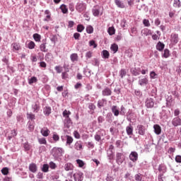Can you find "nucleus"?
I'll return each instance as SVG.
<instances>
[{"mask_svg":"<svg viewBox=\"0 0 181 181\" xmlns=\"http://www.w3.org/2000/svg\"><path fill=\"white\" fill-rule=\"evenodd\" d=\"M26 115L28 119L35 122V119H36V115H35L33 112H27Z\"/></svg>","mask_w":181,"mask_h":181,"instance_id":"obj_29","label":"nucleus"},{"mask_svg":"<svg viewBox=\"0 0 181 181\" xmlns=\"http://www.w3.org/2000/svg\"><path fill=\"white\" fill-rule=\"evenodd\" d=\"M155 104L156 101L154 98H152L151 97H148L147 98H146L145 106L147 108H153Z\"/></svg>","mask_w":181,"mask_h":181,"instance_id":"obj_7","label":"nucleus"},{"mask_svg":"<svg viewBox=\"0 0 181 181\" xmlns=\"http://www.w3.org/2000/svg\"><path fill=\"white\" fill-rule=\"evenodd\" d=\"M150 95H151V97H154V98H157V88L156 87H153V88H151Z\"/></svg>","mask_w":181,"mask_h":181,"instance_id":"obj_41","label":"nucleus"},{"mask_svg":"<svg viewBox=\"0 0 181 181\" xmlns=\"http://www.w3.org/2000/svg\"><path fill=\"white\" fill-rule=\"evenodd\" d=\"M102 57H103V59H109L110 52H108V50H103Z\"/></svg>","mask_w":181,"mask_h":181,"instance_id":"obj_44","label":"nucleus"},{"mask_svg":"<svg viewBox=\"0 0 181 181\" xmlns=\"http://www.w3.org/2000/svg\"><path fill=\"white\" fill-rule=\"evenodd\" d=\"M112 90L109 87H105L102 91V95L104 96L112 95Z\"/></svg>","mask_w":181,"mask_h":181,"instance_id":"obj_18","label":"nucleus"},{"mask_svg":"<svg viewBox=\"0 0 181 181\" xmlns=\"http://www.w3.org/2000/svg\"><path fill=\"white\" fill-rule=\"evenodd\" d=\"M148 77H144L143 78H140L139 80V84L141 86H147V84H148Z\"/></svg>","mask_w":181,"mask_h":181,"instance_id":"obj_19","label":"nucleus"},{"mask_svg":"<svg viewBox=\"0 0 181 181\" xmlns=\"http://www.w3.org/2000/svg\"><path fill=\"white\" fill-rule=\"evenodd\" d=\"M73 124L71 118H70V115H68L66 119H64V125L66 128H70Z\"/></svg>","mask_w":181,"mask_h":181,"instance_id":"obj_14","label":"nucleus"},{"mask_svg":"<svg viewBox=\"0 0 181 181\" xmlns=\"http://www.w3.org/2000/svg\"><path fill=\"white\" fill-rule=\"evenodd\" d=\"M43 113L45 114V115H46V117H49V115L52 114V107H49V105H46L45 107H44Z\"/></svg>","mask_w":181,"mask_h":181,"instance_id":"obj_17","label":"nucleus"},{"mask_svg":"<svg viewBox=\"0 0 181 181\" xmlns=\"http://www.w3.org/2000/svg\"><path fill=\"white\" fill-rule=\"evenodd\" d=\"M172 125L173 127H180L181 125V118L180 117H174L171 121Z\"/></svg>","mask_w":181,"mask_h":181,"instance_id":"obj_12","label":"nucleus"},{"mask_svg":"<svg viewBox=\"0 0 181 181\" xmlns=\"http://www.w3.org/2000/svg\"><path fill=\"white\" fill-rule=\"evenodd\" d=\"M108 33L110 36H112V35H115V28H108Z\"/></svg>","mask_w":181,"mask_h":181,"instance_id":"obj_64","label":"nucleus"},{"mask_svg":"<svg viewBox=\"0 0 181 181\" xmlns=\"http://www.w3.org/2000/svg\"><path fill=\"white\" fill-rule=\"evenodd\" d=\"M22 145L25 151H30L32 148V145H30L27 139H25V141L24 139H22Z\"/></svg>","mask_w":181,"mask_h":181,"instance_id":"obj_13","label":"nucleus"},{"mask_svg":"<svg viewBox=\"0 0 181 181\" xmlns=\"http://www.w3.org/2000/svg\"><path fill=\"white\" fill-rule=\"evenodd\" d=\"M132 74H133V76H139L140 74V71L138 70V69H136V67L132 68L130 70Z\"/></svg>","mask_w":181,"mask_h":181,"instance_id":"obj_42","label":"nucleus"},{"mask_svg":"<svg viewBox=\"0 0 181 181\" xmlns=\"http://www.w3.org/2000/svg\"><path fill=\"white\" fill-rule=\"evenodd\" d=\"M40 49L41 52H48V49H46V42L42 41V43L40 45Z\"/></svg>","mask_w":181,"mask_h":181,"instance_id":"obj_39","label":"nucleus"},{"mask_svg":"<svg viewBox=\"0 0 181 181\" xmlns=\"http://www.w3.org/2000/svg\"><path fill=\"white\" fill-rule=\"evenodd\" d=\"M35 45H35V42L30 41V42H29V43L28 44V49H35Z\"/></svg>","mask_w":181,"mask_h":181,"instance_id":"obj_60","label":"nucleus"},{"mask_svg":"<svg viewBox=\"0 0 181 181\" xmlns=\"http://www.w3.org/2000/svg\"><path fill=\"white\" fill-rule=\"evenodd\" d=\"M70 59L71 60L72 63H75L76 62H78V56L77 53H72L70 56Z\"/></svg>","mask_w":181,"mask_h":181,"instance_id":"obj_31","label":"nucleus"},{"mask_svg":"<svg viewBox=\"0 0 181 181\" xmlns=\"http://www.w3.org/2000/svg\"><path fill=\"white\" fill-rule=\"evenodd\" d=\"M1 173L3 175H8V173H9V168H7V167L2 168Z\"/></svg>","mask_w":181,"mask_h":181,"instance_id":"obj_59","label":"nucleus"},{"mask_svg":"<svg viewBox=\"0 0 181 181\" xmlns=\"http://www.w3.org/2000/svg\"><path fill=\"white\" fill-rule=\"evenodd\" d=\"M29 170H30V172H33V173L37 172V165H36V163H30Z\"/></svg>","mask_w":181,"mask_h":181,"instance_id":"obj_28","label":"nucleus"},{"mask_svg":"<svg viewBox=\"0 0 181 181\" xmlns=\"http://www.w3.org/2000/svg\"><path fill=\"white\" fill-rule=\"evenodd\" d=\"M60 9H61L62 13H68V8L66 5H64V4L61 5Z\"/></svg>","mask_w":181,"mask_h":181,"instance_id":"obj_48","label":"nucleus"},{"mask_svg":"<svg viewBox=\"0 0 181 181\" xmlns=\"http://www.w3.org/2000/svg\"><path fill=\"white\" fill-rule=\"evenodd\" d=\"M50 131L49 129H41V134L42 135H43V136H48L49 134Z\"/></svg>","mask_w":181,"mask_h":181,"instance_id":"obj_53","label":"nucleus"},{"mask_svg":"<svg viewBox=\"0 0 181 181\" xmlns=\"http://www.w3.org/2000/svg\"><path fill=\"white\" fill-rule=\"evenodd\" d=\"M66 145H71L72 142L74 141L73 136H71V135H66Z\"/></svg>","mask_w":181,"mask_h":181,"instance_id":"obj_38","label":"nucleus"},{"mask_svg":"<svg viewBox=\"0 0 181 181\" xmlns=\"http://www.w3.org/2000/svg\"><path fill=\"white\" fill-rule=\"evenodd\" d=\"M88 108H89V110H90V114H94V111L96 108V105H95V104H93V103H89Z\"/></svg>","mask_w":181,"mask_h":181,"instance_id":"obj_40","label":"nucleus"},{"mask_svg":"<svg viewBox=\"0 0 181 181\" xmlns=\"http://www.w3.org/2000/svg\"><path fill=\"white\" fill-rule=\"evenodd\" d=\"M134 179H135L136 181H141V180H142V175H141V173H136V174L134 175Z\"/></svg>","mask_w":181,"mask_h":181,"instance_id":"obj_57","label":"nucleus"},{"mask_svg":"<svg viewBox=\"0 0 181 181\" xmlns=\"http://www.w3.org/2000/svg\"><path fill=\"white\" fill-rule=\"evenodd\" d=\"M74 166L73 163H71V162H67L66 163H65L64 165L65 170H74Z\"/></svg>","mask_w":181,"mask_h":181,"instance_id":"obj_24","label":"nucleus"},{"mask_svg":"<svg viewBox=\"0 0 181 181\" xmlns=\"http://www.w3.org/2000/svg\"><path fill=\"white\" fill-rule=\"evenodd\" d=\"M170 52L169 49H165L162 57H165V59H168V57H170Z\"/></svg>","mask_w":181,"mask_h":181,"instance_id":"obj_43","label":"nucleus"},{"mask_svg":"<svg viewBox=\"0 0 181 181\" xmlns=\"http://www.w3.org/2000/svg\"><path fill=\"white\" fill-rule=\"evenodd\" d=\"M11 46L13 47V52L20 50L21 49L20 43L14 42V43H12Z\"/></svg>","mask_w":181,"mask_h":181,"instance_id":"obj_34","label":"nucleus"},{"mask_svg":"<svg viewBox=\"0 0 181 181\" xmlns=\"http://www.w3.org/2000/svg\"><path fill=\"white\" fill-rule=\"evenodd\" d=\"M156 48L158 52H163L165 49V44L163 42H158Z\"/></svg>","mask_w":181,"mask_h":181,"instance_id":"obj_21","label":"nucleus"},{"mask_svg":"<svg viewBox=\"0 0 181 181\" xmlns=\"http://www.w3.org/2000/svg\"><path fill=\"white\" fill-rule=\"evenodd\" d=\"M49 165L51 169H56V168H57V165H56V163L53 162V160H51L49 162Z\"/></svg>","mask_w":181,"mask_h":181,"instance_id":"obj_62","label":"nucleus"},{"mask_svg":"<svg viewBox=\"0 0 181 181\" xmlns=\"http://www.w3.org/2000/svg\"><path fill=\"white\" fill-rule=\"evenodd\" d=\"M115 4L118 8H125V5L122 1L120 0H115Z\"/></svg>","mask_w":181,"mask_h":181,"instance_id":"obj_36","label":"nucleus"},{"mask_svg":"<svg viewBox=\"0 0 181 181\" xmlns=\"http://www.w3.org/2000/svg\"><path fill=\"white\" fill-rule=\"evenodd\" d=\"M153 129H154V132H155V134H156V135H160L162 132V128H161L160 125H159L158 124H154Z\"/></svg>","mask_w":181,"mask_h":181,"instance_id":"obj_16","label":"nucleus"},{"mask_svg":"<svg viewBox=\"0 0 181 181\" xmlns=\"http://www.w3.org/2000/svg\"><path fill=\"white\" fill-rule=\"evenodd\" d=\"M74 149L76 151H81L83 149V144L81 141H76L74 146Z\"/></svg>","mask_w":181,"mask_h":181,"instance_id":"obj_20","label":"nucleus"},{"mask_svg":"<svg viewBox=\"0 0 181 181\" xmlns=\"http://www.w3.org/2000/svg\"><path fill=\"white\" fill-rule=\"evenodd\" d=\"M38 142L40 144H47V141H46V138H38Z\"/></svg>","mask_w":181,"mask_h":181,"instance_id":"obj_61","label":"nucleus"},{"mask_svg":"<svg viewBox=\"0 0 181 181\" xmlns=\"http://www.w3.org/2000/svg\"><path fill=\"white\" fill-rule=\"evenodd\" d=\"M37 78L35 76H33L30 78H28V83L29 84H33V83H37Z\"/></svg>","mask_w":181,"mask_h":181,"instance_id":"obj_52","label":"nucleus"},{"mask_svg":"<svg viewBox=\"0 0 181 181\" xmlns=\"http://www.w3.org/2000/svg\"><path fill=\"white\" fill-rule=\"evenodd\" d=\"M42 170V172H49V165L47 163H44Z\"/></svg>","mask_w":181,"mask_h":181,"instance_id":"obj_58","label":"nucleus"},{"mask_svg":"<svg viewBox=\"0 0 181 181\" xmlns=\"http://www.w3.org/2000/svg\"><path fill=\"white\" fill-rule=\"evenodd\" d=\"M115 146L114 145L111 144L108 147V149L107 151V159L109 160L110 162H112V160L115 158V152H114Z\"/></svg>","mask_w":181,"mask_h":181,"instance_id":"obj_3","label":"nucleus"},{"mask_svg":"<svg viewBox=\"0 0 181 181\" xmlns=\"http://www.w3.org/2000/svg\"><path fill=\"white\" fill-rule=\"evenodd\" d=\"M173 6H174V8H181V1L180 0H174Z\"/></svg>","mask_w":181,"mask_h":181,"instance_id":"obj_49","label":"nucleus"},{"mask_svg":"<svg viewBox=\"0 0 181 181\" xmlns=\"http://www.w3.org/2000/svg\"><path fill=\"white\" fill-rule=\"evenodd\" d=\"M45 15H46V18H44L45 22H49L50 21V18H52V13L49 9H47L45 11Z\"/></svg>","mask_w":181,"mask_h":181,"instance_id":"obj_25","label":"nucleus"},{"mask_svg":"<svg viewBox=\"0 0 181 181\" xmlns=\"http://www.w3.org/2000/svg\"><path fill=\"white\" fill-rule=\"evenodd\" d=\"M129 158L132 162L136 163L139 159V153L136 151H132L129 155Z\"/></svg>","mask_w":181,"mask_h":181,"instance_id":"obj_9","label":"nucleus"},{"mask_svg":"<svg viewBox=\"0 0 181 181\" xmlns=\"http://www.w3.org/2000/svg\"><path fill=\"white\" fill-rule=\"evenodd\" d=\"M151 35H152V30H151V29L146 28L141 30L142 36H150Z\"/></svg>","mask_w":181,"mask_h":181,"instance_id":"obj_22","label":"nucleus"},{"mask_svg":"<svg viewBox=\"0 0 181 181\" xmlns=\"http://www.w3.org/2000/svg\"><path fill=\"white\" fill-rule=\"evenodd\" d=\"M9 132H10L9 129H6L4 131L5 136L7 137V139L11 141V139H12V138H13V136H16L17 132H16V129H11L10 134H9Z\"/></svg>","mask_w":181,"mask_h":181,"instance_id":"obj_8","label":"nucleus"},{"mask_svg":"<svg viewBox=\"0 0 181 181\" xmlns=\"http://www.w3.org/2000/svg\"><path fill=\"white\" fill-rule=\"evenodd\" d=\"M127 74V69H121L119 71V75L120 76L121 78H124L125 76Z\"/></svg>","mask_w":181,"mask_h":181,"instance_id":"obj_35","label":"nucleus"},{"mask_svg":"<svg viewBox=\"0 0 181 181\" xmlns=\"http://www.w3.org/2000/svg\"><path fill=\"white\" fill-rule=\"evenodd\" d=\"M64 152L63 148L54 147L52 149V154L55 159H59L60 156H62Z\"/></svg>","mask_w":181,"mask_h":181,"instance_id":"obj_1","label":"nucleus"},{"mask_svg":"<svg viewBox=\"0 0 181 181\" xmlns=\"http://www.w3.org/2000/svg\"><path fill=\"white\" fill-rule=\"evenodd\" d=\"M107 104V100H106V98H101V100H98V108H102L103 107H105Z\"/></svg>","mask_w":181,"mask_h":181,"instance_id":"obj_15","label":"nucleus"},{"mask_svg":"<svg viewBox=\"0 0 181 181\" xmlns=\"http://www.w3.org/2000/svg\"><path fill=\"white\" fill-rule=\"evenodd\" d=\"M111 109L112 112H113L115 117H118V115H119V110L117 105H112Z\"/></svg>","mask_w":181,"mask_h":181,"instance_id":"obj_27","label":"nucleus"},{"mask_svg":"<svg viewBox=\"0 0 181 181\" xmlns=\"http://www.w3.org/2000/svg\"><path fill=\"white\" fill-rule=\"evenodd\" d=\"M158 170L163 176L164 173H165V172L167 170V168H166L165 165L160 164V165H159Z\"/></svg>","mask_w":181,"mask_h":181,"instance_id":"obj_26","label":"nucleus"},{"mask_svg":"<svg viewBox=\"0 0 181 181\" xmlns=\"http://www.w3.org/2000/svg\"><path fill=\"white\" fill-rule=\"evenodd\" d=\"M124 160H125V155L123 152H117L116 153V162L118 165H122Z\"/></svg>","mask_w":181,"mask_h":181,"instance_id":"obj_6","label":"nucleus"},{"mask_svg":"<svg viewBox=\"0 0 181 181\" xmlns=\"http://www.w3.org/2000/svg\"><path fill=\"white\" fill-rule=\"evenodd\" d=\"M133 112L131 110L127 111V114H126V117H127V121L132 122V115Z\"/></svg>","mask_w":181,"mask_h":181,"instance_id":"obj_47","label":"nucleus"},{"mask_svg":"<svg viewBox=\"0 0 181 181\" xmlns=\"http://www.w3.org/2000/svg\"><path fill=\"white\" fill-rule=\"evenodd\" d=\"M147 131L146 127L145 125H142V124H138L136 128V132L139 134V135H145L146 132Z\"/></svg>","mask_w":181,"mask_h":181,"instance_id":"obj_5","label":"nucleus"},{"mask_svg":"<svg viewBox=\"0 0 181 181\" xmlns=\"http://www.w3.org/2000/svg\"><path fill=\"white\" fill-rule=\"evenodd\" d=\"M172 103H173L172 95H168V97H166V107H170V105H172Z\"/></svg>","mask_w":181,"mask_h":181,"instance_id":"obj_37","label":"nucleus"},{"mask_svg":"<svg viewBox=\"0 0 181 181\" xmlns=\"http://www.w3.org/2000/svg\"><path fill=\"white\" fill-rule=\"evenodd\" d=\"M136 35H137L136 28H132L130 30V36H135Z\"/></svg>","mask_w":181,"mask_h":181,"instance_id":"obj_55","label":"nucleus"},{"mask_svg":"<svg viewBox=\"0 0 181 181\" xmlns=\"http://www.w3.org/2000/svg\"><path fill=\"white\" fill-rule=\"evenodd\" d=\"M76 163H78L79 168H83L85 162L82 159H76Z\"/></svg>","mask_w":181,"mask_h":181,"instance_id":"obj_56","label":"nucleus"},{"mask_svg":"<svg viewBox=\"0 0 181 181\" xmlns=\"http://www.w3.org/2000/svg\"><path fill=\"white\" fill-rule=\"evenodd\" d=\"M87 9V5L85 2L83 1H81L80 2H77L76 5V10L79 13H81L82 12H86Z\"/></svg>","mask_w":181,"mask_h":181,"instance_id":"obj_2","label":"nucleus"},{"mask_svg":"<svg viewBox=\"0 0 181 181\" xmlns=\"http://www.w3.org/2000/svg\"><path fill=\"white\" fill-rule=\"evenodd\" d=\"M92 12H93V15L94 16H99L100 8H98V6H94V8H93V9H92Z\"/></svg>","mask_w":181,"mask_h":181,"instance_id":"obj_32","label":"nucleus"},{"mask_svg":"<svg viewBox=\"0 0 181 181\" xmlns=\"http://www.w3.org/2000/svg\"><path fill=\"white\" fill-rule=\"evenodd\" d=\"M73 176H74L75 181L83 180V172H81L80 170L74 173Z\"/></svg>","mask_w":181,"mask_h":181,"instance_id":"obj_11","label":"nucleus"},{"mask_svg":"<svg viewBox=\"0 0 181 181\" xmlns=\"http://www.w3.org/2000/svg\"><path fill=\"white\" fill-rule=\"evenodd\" d=\"M110 49L113 52V53H117L119 50V46L118 45H116V43H114L111 45Z\"/></svg>","mask_w":181,"mask_h":181,"instance_id":"obj_45","label":"nucleus"},{"mask_svg":"<svg viewBox=\"0 0 181 181\" xmlns=\"http://www.w3.org/2000/svg\"><path fill=\"white\" fill-rule=\"evenodd\" d=\"M126 112H127V110L125 107H124V105H121L120 111H119L120 115H125Z\"/></svg>","mask_w":181,"mask_h":181,"instance_id":"obj_54","label":"nucleus"},{"mask_svg":"<svg viewBox=\"0 0 181 181\" xmlns=\"http://www.w3.org/2000/svg\"><path fill=\"white\" fill-rule=\"evenodd\" d=\"M33 38L35 42H40L42 37L40 36V35H39V33H34Z\"/></svg>","mask_w":181,"mask_h":181,"instance_id":"obj_50","label":"nucleus"},{"mask_svg":"<svg viewBox=\"0 0 181 181\" xmlns=\"http://www.w3.org/2000/svg\"><path fill=\"white\" fill-rule=\"evenodd\" d=\"M93 28L91 26V25H88V26H86V33L90 35L91 33H93Z\"/></svg>","mask_w":181,"mask_h":181,"instance_id":"obj_51","label":"nucleus"},{"mask_svg":"<svg viewBox=\"0 0 181 181\" xmlns=\"http://www.w3.org/2000/svg\"><path fill=\"white\" fill-rule=\"evenodd\" d=\"M170 40L172 45H177L180 40L179 35L177 33H171Z\"/></svg>","mask_w":181,"mask_h":181,"instance_id":"obj_10","label":"nucleus"},{"mask_svg":"<svg viewBox=\"0 0 181 181\" xmlns=\"http://www.w3.org/2000/svg\"><path fill=\"white\" fill-rule=\"evenodd\" d=\"M106 135V131L105 129H99L97 131L96 134H95V140L97 141L98 142H100L103 136Z\"/></svg>","mask_w":181,"mask_h":181,"instance_id":"obj_4","label":"nucleus"},{"mask_svg":"<svg viewBox=\"0 0 181 181\" xmlns=\"http://www.w3.org/2000/svg\"><path fill=\"white\" fill-rule=\"evenodd\" d=\"M107 181H115V177L112 175H110V173H107L106 177Z\"/></svg>","mask_w":181,"mask_h":181,"instance_id":"obj_63","label":"nucleus"},{"mask_svg":"<svg viewBox=\"0 0 181 181\" xmlns=\"http://www.w3.org/2000/svg\"><path fill=\"white\" fill-rule=\"evenodd\" d=\"M28 125L29 131H33V129H35V122H32L30 119H28Z\"/></svg>","mask_w":181,"mask_h":181,"instance_id":"obj_33","label":"nucleus"},{"mask_svg":"<svg viewBox=\"0 0 181 181\" xmlns=\"http://www.w3.org/2000/svg\"><path fill=\"white\" fill-rule=\"evenodd\" d=\"M126 132L127 135H133L134 128L132 125H131V124L129 125H127V127H126Z\"/></svg>","mask_w":181,"mask_h":181,"instance_id":"obj_30","label":"nucleus"},{"mask_svg":"<svg viewBox=\"0 0 181 181\" xmlns=\"http://www.w3.org/2000/svg\"><path fill=\"white\" fill-rule=\"evenodd\" d=\"M32 109L33 112H39L40 110V105L39 103H35L34 104H32Z\"/></svg>","mask_w":181,"mask_h":181,"instance_id":"obj_23","label":"nucleus"},{"mask_svg":"<svg viewBox=\"0 0 181 181\" xmlns=\"http://www.w3.org/2000/svg\"><path fill=\"white\" fill-rule=\"evenodd\" d=\"M71 111L68 110H64L62 112V115L63 117H64V119H67L68 116L71 115Z\"/></svg>","mask_w":181,"mask_h":181,"instance_id":"obj_46","label":"nucleus"}]
</instances>
